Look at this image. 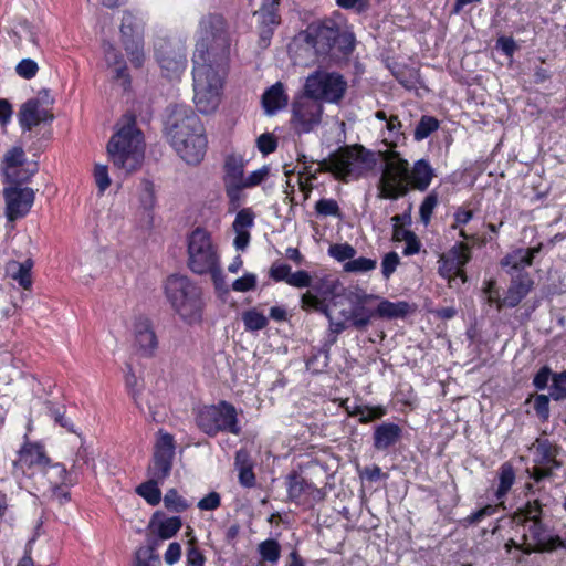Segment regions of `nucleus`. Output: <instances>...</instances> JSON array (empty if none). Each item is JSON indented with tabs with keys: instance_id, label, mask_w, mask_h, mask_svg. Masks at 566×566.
Instances as JSON below:
<instances>
[{
	"instance_id": "obj_44",
	"label": "nucleus",
	"mask_w": 566,
	"mask_h": 566,
	"mask_svg": "<svg viewBox=\"0 0 566 566\" xmlns=\"http://www.w3.org/2000/svg\"><path fill=\"white\" fill-rule=\"evenodd\" d=\"M226 193L229 198V210H238L244 201L243 190L248 188L243 182H224Z\"/></svg>"
},
{
	"instance_id": "obj_48",
	"label": "nucleus",
	"mask_w": 566,
	"mask_h": 566,
	"mask_svg": "<svg viewBox=\"0 0 566 566\" xmlns=\"http://www.w3.org/2000/svg\"><path fill=\"white\" fill-rule=\"evenodd\" d=\"M259 553L263 560L276 563L280 558L281 548L276 541L266 539L259 545Z\"/></svg>"
},
{
	"instance_id": "obj_12",
	"label": "nucleus",
	"mask_w": 566,
	"mask_h": 566,
	"mask_svg": "<svg viewBox=\"0 0 566 566\" xmlns=\"http://www.w3.org/2000/svg\"><path fill=\"white\" fill-rule=\"evenodd\" d=\"M155 57L167 77H178L186 69V46L181 40L158 38L154 44Z\"/></svg>"
},
{
	"instance_id": "obj_40",
	"label": "nucleus",
	"mask_w": 566,
	"mask_h": 566,
	"mask_svg": "<svg viewBox=\"0 0 566 566\" xmlns=\"http://www.w3.org/2000/svg\"><path fill=\"white\" fill-rule=\"evenodd\" d=\"M163 481L149 478L148 481L142 483L136 488V492L138 495L144 497L146 502L153 506L159 504L161 500V492L158 488V483H161Z\"/></svg>"
},
{
	"instance_id": "obj_5",
	"label": "nucleus",
	"mask_w": 566,
	"mask_h": 566,
	"mask_svg": "<svg viewBox=\"0 0 566 566\" xmlns=\"http://www.w3.org/2000/svg\"><path fill=\"white\" fill-rule=\"evenodd\" d=\"M166 297L174 311L188 324L197 323L202 315L201 289L185 275H170L165 283Z\"/></svg>"
},
{
	"instance_id": "obj_18",
	"label": "nucleus",
	"mask_w": 566,
	"mask_h": 566,
	"mask_svg": "<svg viewBox=\"0 0 566 566\" xmlns=\"http://www.w3.org/2000/svg\"><path fill=\"white\" fill-rule=\"evenodd\" d=\"M559 447L548 439H538L535 444V462L533 471L534 479L541 481L549 476L554 470L560 468L562 463L557 460Z\"/></svg>"
},
{
	"instance_id": "obj_32",
	"label": "nucleus",
	"mask_w": 566,
	"mask_h": 566,
	"mask_svg": "<svg viewBox=\"0 0 566 566\" xmlns=\"http://www.w3.org/2000/svg\"><path fill=\"white\" fill-rule=\"evenodd\" d=\"M283 103V83L276 82L262 95V106L266 115L276 114Z\"/></svg>"
},
{
	"instance_id": "obj_22",
	"label": "nucleus",
	"mask_w": 566,
	"mask_h": 566,
	"mask_svg": "<svg viewBox=\"0 0 566 566\" xmlns=\"http://www.w3.org/2000/svg\"><path fill=\"white\" fill-rule=\"evenodd\" d=\"M255 214L250 208H243L238 211L232 223L235 233L233 245L239 251H244L250 243V230L254 226Z\"/></svg>"
},
{
	"instance_id": "obj_8",
	"label": "nucleus",
	"mask_w": 566,
	"mask_h": 566,
	"mask_svg": "<svg viewBox=\"0 0 566 566\" xmlns=\"http://www.w3.org/2000/svg\"><path fill=\"white\" fill-rule=\"evenodd\" d=\"M202 128L200 118L187 105H175L166 120L167 138L180 157L192 158L191 153L186 151L185 142L190 134L199 133Z\"/></svg>"
},
{
	"instance_id": "obj_59",
	"label": "nucleus",
	"mask_w": 566,
	"mask_h": 566,
	"mask_svg": "<svg viewBox=\"0 0 566 566\" xmlns=\"http://www.w3.org/2000/svg\"><path fill=\"white\" fill-rule=\"evenodd\" d=\"M125 385H126L128 392L133 397L135 403L138 407H140L138 397L142 392V385L139 384V379L137 378V376L132 371L130 366H128V371L126 373V376H125Z\"/></svg>"
},
{
	"instance_id": "obj_3",
	"label": "nucleus",
	"mask_w": 566,
	"mask_h": 566,
	"mask_svg": "<svg viewBox=\"0 0 566 566\" xmlns=\"http://www.w3.org/2000/svg\"><path fill=\"white\" fill-rule=\"evenodd\" d=\"M108 158L124 175L137 170L144 159V145L140 130L130 118L115 133L107 144Z\"/></svg>"
},
{
	"instance_id": "obj_49",
	"label": "nucleus",
	"mask_w": 566,
	"mask_h": 566,
	"mask_svg": "<svg viewBox=\"0 0 566 566\" xmlns=\"http://www.w3.org/2000/svg\"><path fill=\"white\" fill-rule=\"evenodd\" d=\"M438 127H439V122L434 117L423 116L415 129V139L416 140L426 139L431 133L437 130Z\"/></svg>"
},
{
	"instance_id": "obj_57",
	"label": "nucleus",
	"mask_w": 566,
	"mask_h": 566,
	"mask_svg": "<svg viewBox=\"0 0 566 566\" xmlns=\"http://www.w3.org/2000/svg\"><path fill=\"white\" fill-rule=\"evenodd\" d=\"M400 264V258L399 255L391 251L384 255L381 261V274L382 276L388 280L394 272L397 270L398 265Z\"/></svg>"
},
{
	"instance_id": "obj_17",
	"label": "nucleus",
	"mask_w": 566,
	"mask_h": 566,
	"mask_svg": "<svg viewBox=\"0 0 566 566\" xmlns=\"http://www.w3.org/2000/svg\"><path fill=\"white\" fill-rule=\"evenodd\" d=\"M6 201V217L9 221H15L25 217L31 210L35 193L32 188L9 186L3 190Z\"/></svg>"
},
{
	"instance_id": "obj_47",
	"label": "nucleus",
	"mask_w": 566,
	"mask_h": 566,
	"mask_svg": "<svg viewBox=\"0 0 566 566\" xmlns=\"http://www.w3.org/2000/svg\"><path fill=\"white\" fill-rule=\"evenodd\" d=\"M164 505L167 510L181 513L189 507L187 501L175 489H170L164 496Z\"/></svg>"
},
{
	"instance_id": "obj_19",
	"label": "nucleus",
	"mask_w": 566,
	"mask_h": 566,
	"mask_svg": "<svg viewBox=\"0 0 566 566\" xmlns=\"http://www.w3.org/2000/svg\"><path fill=\"white\" fill-rule=\"evenodd\" d=\"M51 108L41 104L40 98H30L20 106L18 120L23 132L31 130L41 123L52 122Z\"/></svg>"
},
{
	"instance_id": "obj_31",
	"label": "nucleus",
	"mask_w": 566,
	"mask_h": 566,
	"mask_svg": "<svg viewBox=\"0 0 566 566\" xmlns=\"http://www.w3.org/2000/svg\"><path fill=\"white\" fill-rule=\"evenodd\" d=\"M302 304L304 308H313L317 312H322L329 319V328L332 333L339 334L346 328V319L336 322L332 318L327 306L318 300L315 295L306 293L302 296Z\"/></svg>"
},
{
	"instance_id": "obj_53",
	"label": "nucleus",
	"mask_w": 566,
	"mask_h": 566,
	"mask_svg": "<svg viewBox=\"0 0 566 566\" xmlns=\"http://www.w3.org/2000/svg\"><path fill=\"white\" fill-rule=\"evenodd\" d=\"M520 514L523 517L524 524L533 521H542V505L537 500L528 501L521 510Z\"/></svg>"
},
{
	"instance_id": "obj_60",
	"label": "nucleus",
	"mask_w": 566,
	"mask_h": 566,
	"mask_svg": "<svg viewBox=\"0 0 566 566\" xmlns=\"http://www.w3.org/2000/svg\"><path fill=\"white\" fill-rule=\"evenodd\" d=\"M473 218V213L471 210H465V209H458L454 214H453V219H454V222L452 224V228L453 229H459L460 230V237H462L463 239H468L469 235L467 234V232L462 229L463 226H465L467 223H469Z\"/></svg>"
},
{
	"instance_id": "obj_38",
	"label": "nucleus",
	"mask_w": 566,
	"mask_h": 566,
	"mask_svg": "<svg viewBox=\"0 0 566 566\" xmlns=\"http://www.w3.org/2000/svg\"><path fill=\"white\" fill-rule=\"evenodd\" d=\"M401 139H403L401 123L398 116L391 115L386 122V132L382 135V142L389 149H395Z\"/></svg>"
},
{
	"instance_id": "obj_10",
	"label": "nucleus",
	"mask_w": 566,
	"mask_h": 566,
	"mask_svg": "<svg viewBox=\"0 0 566 566\" xmlns=\"http://www.w3.org/2000/svg\"><path fill=\"white\" fill-rule=\"evenodd\" d=\"M523 542L516 543L510 539L505 544L507 552L512 547L520 548L524 554L549 553L557 548H566V541L560 536L551 533L548 527L542 521H533L523 525Z\"/></svg>"
},
{
	"instance_id": "obj_25",
	"label": "nucleus",
	"mask_w": 566,
	"mask_h": 566,
	"mask_svg": "<svg viewBox=\"0 0 566 566\" xmlns=\"http://www.w3.org/2000/svg\"><path fill=\"white\" fill-rule=\"evenodd\" d=\"M49 462L50 458L45 454L42 446L38 443H25L19 451V459L14 462V467H27L41 472Z\"/></svg>"
},
{
	"instance_id": "obj_6",
	"label": "nucleus",
	"mask_w": 566,
	"mask_h": 566,
	"mask_svg": "<svg viewBox=\"0 0 566 566\" xmlns=\"http://www.w3.org/2000/svg\"><path fill=\"white\" fill-rule=\"evenodd\" d=\"M326 165L343 180L358 179L374 170L377 165V154L361 145L346 146L332 154Z\"/></svg>"
},
{
	"instance_id": "obj_26",
	"label": "nucleus",
	"mask_w": 566,
	"mask_h": 566,
	"mask_svg": "<svg viewBox=\"0 0 566 566\" xmlns=\"http://www.w3.org/2000/svg\"><path fill=\"white\" fill-rule=\"evenodd\" d=\"M41 473L48 480L50 488L60 484L74 485L77 482L76 464H73L71 470L67 471L64 464L50 461Z\"/></svg>"
},
{
	"instance_id": "obj_9",
	"label": "nucleus",
	"mask_w": 566,
	"mask_h": 566,
	"mask_svg": "<svg viewBox=\"0 0 566 566\" xmlns=\"http://www.w3.org/2000/svg\"><path fill=\"white\" fill-rule=\"evenodd\" d=\"M195 420L198 428L210 437H214L219 432H230L232 434L241 432L238 424L237 409L227 401L198 408Z\"/></svg>"
},
{
	"instance_id": "obj_24",
	"label": "nucleus",
	"mask_w": 566,
	"mask_h": 566,
	"mask_svg": "<svg viewBox=\"0 0 566 566\" xmlns=\"http://www.w3.org/2000/svg\"><path fill=\"white\" fill-rule=\"evenodd\" d=\"M541 251V245L527 248V249H515L507 253L500 262L503 269H506L507 273L513 275V272H518L525 268L532 265L535 255Z\"/></svg>"
},
{
	"instance_id": "obj_50",
	"label": "nucleus",
	"mask_w": 566,
	"mask_h": 566,
	"mask_svg": "<svg viewBox=\"0 0 566 566\" xmlns=\"http://www.w3.org/2000/svg\"><path fill=\"white\" fill-rule=\"evenodd\" d=\"M549 395L554 400L566 399V371L553 375Z\"/></svg>"
},
{
	"instance_id": "obj_36",
	"label": "nucleus",
	"mask_w": 566,
	"mask_h": 566,
	"mask_svg": "<svg viewBox=\"0 0 566 566\" xmlns=\"http://www.w3.org/2000/svg\"><path fill=\"white\" fill-rule=\"evenodd\" d=\"M143 21L132 12H125L120 24L122 43L128 39L143 38Z\"/></svg>"
},
{
	"instance_id": "obj_33",
	"label": "nucleus",
	"mask_w": 566,
	"mask_h": 566,
	"mask_svg": "<svg viewBox=\"0 0 566 566\" xmlns=\"http://www.w3.org/2000/svg\"><path fill=\"white\" fill-rule=\"evenodd\" d=\"M38 171V165L28 164L27 166H18L14 169H10L8 171L2 172L4 177V181L10 186H19L25 184L31 180V178Z\"/></svg>"
},
{
	"instance_id": "obj_52",
	"label": "nucleus",
	"mask_w": 566,
	"mask_h": 566,
	"mask_svg": "<svg viewBox=\"0 0 566 566\" xmlns=\"http://www.w3.org/2000/svg\"><path fill=\"white\" fill-rule=\"evenodd\" d=\"M408 216L396 214L391 218L392 221V239L397 242L406 241L413 232L403 227V221L408 220Z\"/></svg>"
},
{
	"instance_id": "obj_29",
	"label": "nucleus",
	"mask_w": 566,
	"mask_h": 566,
	"mask_svg": "<svg viewBox=\"0 0 566 566\" xmlns=\"http://www.w3.org/2000/svg\"><path fill=\"white\" fill-rule=\"evenodd\" d=\"M432 178L433 169L424 159L416 161L412 169H409V184L420 191L430 186Z\"/></svg>"
},
{
	"instance_id": "obj_15",
	"label": "nucleus",
	"mask_w": 566,
	"mask_h": 566,
	"mask_svg": "<svg viewBox=\"0 0 566 566\" xmlns=\"http://www.w3.org/2000/svg\"><path fill=\"white\" fill-rule=\"evenodd\" d=\"M470 248L465 243H458L452 247L447 253L440 255L438 260V273L449 280V282L461 279V282L467 281V275L463 270L464 265L470 261Z\"/></svg>"
},
{
	"instance_id": "obj_28",
	"label": "nucleus",
	"mask_w": 566,
	"mask_h": 566,
	"mask_svg": "<svg viewBox=\"0 0 566 566\" xmlns=\"http://www.w3.org/2000/svg\"><path fill=\"white\" fill-rule=\"evenodd\" d=\"M376 301L378 305L376 307L375 317L377 316L385 319L403 318L411 311L410 304L405 301L391 302L380 296L379 300Z\"/></svg>"
},
{
	"instance_id": "obj_41",
	"label": "nucleus",
	"mask_w": 566,
	"mask_h": 566,
	"mask_svg": "<svg viewBox=\"0 0 566 566\" xmlns=\"http://www.w3.org/2000/svg\"><path fill=\"white\" fill-rule=\"evenodd\" d=\"M241 318L247 332L261 331L266 327L269 322L268 317L255 307L243 312Z\"/></svg>"
},
{
	"instance_id": "obj_35",
	"label": "nucleus",
	"mask_w": 566,
	"mask_h": 566,
	"mask_svg": "<svg viewBox=\"0 0 566 566\" xmlns=\"http://www.w3.org/2000/svg\"><path fill=\"white\" fill-rule=\"evenodd\" d=\"M235 468L239 471V482L245 488H251L255 484V475L252 467L249 463V454L245 450H239L235 453Z\"/></svg>"
},
{
	"instance_id": "obj_61",
	"label": "nucleus",
	"mask_w": 566,
	"mask_h": 566,
	"mask_svg": "<svg viewBox=\"0 0 566 566\" xmlns=\"http://www.w3.org/2000/svg\"><path fill=\"white\" fill-rule=\"evenodd\" d=\"M38 70L39 66L36 62L31 59H23L15 67L18 75L25 80L33 78L38 73Z\"/></svg>"
},
{
	"instance_id": "obj_34",
	"label": "nucleus",
	"mask_w": 566,
	"mask_h": 566,
	"mask_svg": "<svg viewBox=\"0 0 566 566\" xmlns=\"http://www.w3.org/2000/svg\"><path fill=\"white\" fill-rule=\"evenodd\" d=\"M245 161L240 155H229L224 161V182H243Z\"/></svg>"
},
{
	"instance_id": "obj_23",
	"label": "nucleus",
	"mask_w": 566,
	"mask_h": 566,
	"mask_svg": "<svg viewBox=\"0 0 566 566\" xmlns=\"http://www.w3.org/2000/svg\"><path fill=\"white\" fill-rule=\"evenodd\" d=\"M104 55L105 62L108 69L112 70V77L115 81L120 82V85L124 90L129 88L130 86V76L127 70L126 62L122 55V53L111 43H104Z\"/></svg>"
},
{
	"instance_id": "obj_2",
	"label": "nucleus",
	"mask_w": 566,
	"mask_h": 566,
	"mask_svg": "<svg viewBox=\"0 0 566 566\" xmlns=\"http://www.w3.org/2000/svg\"><path fill=\"white\" fill-rule=\"evenodd\" d=\"M317 55L340 59L349 55L355 46V36L345 19L337 14L318 23H312L300 34Z\"/></svg>"
},
{
	"instance_id": "obj_37",
	"label": "nucleus",
	"mask_w": 566,
	"mask_h": 566,
	"mask_svg": "<svg viewBox=\"0 0 566 566\" xmlns=\"http://www.w3.org/2000/svg\"><path fill=\"white\" fill-rule=\"evenodd\" d=\"M33 262L25 260L24 262H11L9 264V271H11V277L19 283L24 290H28L32 285L31 269Z\"/></svg>"
},
{
	"instance_id": "obj_20",
	"label": "nucleus",
	"mask_w": 566,
	"mask_h": 566,
	"mask_svg": "<svg viewBox=\"0 0 566 566\" xmlns=\"http://www.w3.org/2000/svg\"><path fill=\"white\" fill-rule=\"evenodd\" d=\"M134 346L143 357H153L158 348V338L151 322L139 317L134 324Z\"/></svg>"
},
{
	"instance_id": "obj_45",
	"label": "nucleus",
	"mask_w": 566,
	"mask_h": 566,
	"mask_svg": "<svg viewBox=\"0 0 566 566\" xmlns=\"http://www.w3.org/2000/svg\"><path fill=\"white\" fill-rule=\"evenodd\" d=\"M27 163L25 154L22 147H13L9 149L2 159V172L14 169L18 166H23Z\"/></svg>"
},
{
	"instance_id": "obj_46",
	"label": "nucleus",
	"mask_w": 566,
	"mask_h": 566,
	"mask_svg": "<svg viewBox=\"0 0 566 566\" xmlns=\"http://www.w3.org/2000/svg\"><path fill=\"white\" fill-rule=\"evenodd\" d=\"M182 526L181 518L179 516L167 517L161 521L158 525V535L163 539L174 537Z\"/></svg>"
},
{
	"instance_id": "obj_58",
	"label": "nucleus",
	"mask_w": 566,
	"mask_h": 566,
	"mask_svg": "<svg viewBox=\"0 0 566 566\" xmlns=\"http://www.w3.org/2000/svg\"><path fill=\"white\" fill-rule=\"evenodd\" d=\"M438 205V197L436 193L428 195L420 206V219L427 226L430 222L432 212Z\"/></svg>"
},
{
	"instance_id": "obj_63",
	"label": "nucleus",
	"mask_w": 566,
	"mask_h": 566,
	"mask_svg": "<svg viewBox=\"0 0 566 566\" xmlns=\"http://www.w3.org/2000/svg\"><path fill=\"white\" fill-rule=\"evenodd\" d=\"M256 286V276L254 274L248 273L242 277L237 279L232 283V290L235 292H248L254 290Z\"/></svg>"
},
{
	"instance_id": "obj_56",
	"label": "nucleus",
	"mask_w": 566,
	"mask_h": 566,
	"mask_svg": "<svg viewBox=\"0 0 566 566\" xmlns=\"http://www.w3.org/2000/svg\"><path fill=\"white\" fill-rule=\"evenodd\" d=\"M328 253L331 256H333L335 260L343 262V261H350L354 255L356 254L355 249L345 243V244H333L328 249Z\"/></svg>"
},
{
	"instance_id": "obj_30",
	"label": "nucleus",
	"mask_w": 566,
	"mask_h": 566,
	"mask_svg": "<svg viewBox=\"0 0 566 566\" xmlns=\"http://www.w3.org/2000/svg\"><path fill=\"white\" fill-rule=\"evenodd\" d=\"M186 151L191 153L190 157H180L184 159L187 164L190 165H197L199 164L205 154L207 148V138L205 136V128L202 130H199V133H192L190 134V137L185 142Z\"/></svg>"
},
{
	"instance_id": "obj_54",
	"label": "nucleus",
	"mask_w": 566,
	"mask_h": 566,
	"mask_svg": "<svg viewBox=\"0 0 566 566\" xmlns=\"http://www.w3.org/2000/svg\"><path fill=\"white\" fill-rule=\"evenodd\" d=\"M315 210L322 217H340V209L334 199H319L315 205Z\"/></svg>"
},
{
	"instance_id": "obj_11",
	"label": "nucleus",
	"mask_w": 566,
	"mask_h": 566,
	"mask_svg": "<svg viewBox=\"0 0 566 566\" xmlns=\"http://www.w3.org/2000/svg\"><path fill=\"white\" fill-rule=\"evenodd\" d=\"M347 82L336 72L316 71L305 82V93L318 102L338 103L345 95Z\"/></svg>"
},
{
	"instance_id": "obj_64",
	"label": "nucleus",
	"mask_w": 566,
	"mask_h": 566,
	"mask_svg": "<svg viewBox=\"0 0 566 566\" xmlns=\"http://www.w3.org/2000/svg\"><path fill=\"white\" fill-rule=\"evenodd\" d=\"M221 504V497L218 492H210L205 497H202L197 506L201 511H214L217 510Z\"/></svg>"
},
{
	"instance_id": "obj_13",
	"label": "nucleus",
	"mask_w": 566,
	"mask_h": 566,
	"mask_svg": "<svg viewBox=\"0 0 566 566\" xmlns=\"http://www.w3.org/2000/svg\"><path fill=\"white\" fill-rule=\"evenodd\" d=\"M346 297L350 304V311L348 313L344 312V317L346 321H349L355 328L359 331L366 329L376 314V308L373 310L370 305L376 302V300H379V296L367 293L360 287H354L348 291Z\"/></svg>"
},
{
	"instance_id": "obj_51",
	"label": "nucleus",
	"mask_w": 566,
	"mask_h": 566,
	"mask_svg": "<svg viewBox=\"0 0 566 566\" xmlns=\"http://www.w3.org/2000/svg\"><path fill=\"white\" fill-rule=\"evenodd\" d=\"M377 261L369 258H357L347 261L344 265L345 271L347 272H368L376 268Z\"/></svg>"
},
{
	"instance_id": "obj_39",
	"label": "nucleus",
	"mask_w": 566,
	"mask_h": 566,
	"mask_svg": "<svg viewBox=\"0 0 566 566\" xmlns=\"http://www.w3.org/2000/svg\"><path fill=\"white\" fill-rule=\"evenodd\" d=\"M515 481V472L511 464L504 463L499 471V486L495 492L497 501L502 502Z\"/></svg>"
},
{
	"instance_id": "obj_14",
	"label": "nucleus",
	"mask_w": 566,
	"mask_h": 566,
	"mask_svg": "<svg viewBox=\"0 0 566 566\" xmlns=\"http://www.w3.org/2000/svg\"><path fill=\"white\" fill-rule=\"evenodd\" d=\"M322 103L306 93L293 105L291 124L298 133H307L321 120Z\"/></svg>"
},
{
	"instance_id": "obj_42",
	"label": "nucleus",
	"mask_w": 566,
	"mask_h": 566,
	"mask_svg": "<svg viewBox=\"0 0 566 566\" xmlns=\"http://www.w3.org/2000/svg\"><path fill=\"white\" fill-rule=\"evenodd\" d=\"M135 67H142L145 62L143 38L128 39L122 43Z\"/></svg>"
},
{
	"instance_id": "obj_7",
	"label": "nucleus",
	"mask_w": 566,
	"mask_h": 566,
	"mask_svg": "<svg viewBox=\"0 0 566 566\" xmlns=\"http://www.w3.org/2000/svg\"><path fill=\"white\" fill-rule=\"evenodd\" d=\"M385 160V167L379 181V197L397 199L408 191L409 163L395 149L379 151Z\"/></svg>"
},
{
	"instance_id": "obj_55",
	"label": "nucleus",
	"mask_w": 566,
	"mask_h": 566,
	"mask_svg": "<svg viewBox=\"0 0 566 566\" xmlns=\"http://www.w3.org/2000/svg\"><path fill=\"white\" fill-rule=\"evenodd\" d=\"M285 283L295 287H306L311 284V275L306 271L291 272L285 265Z\"/></svg>"
},
{
	"instance_id": "obj_27",
	"label": "nucleus",
	"mask_w": 566,
	"mask_h": 566,
	"mask_svg": "<svg viewBox=\"0 0 566 566\" xmlns=\"http://www.w3.org/2000/svg\"><path fill=\"white\" fill-rule=\"evenodd\" d=\"M401 428L392 422H384L374 430V447L385 451L395 446L401 437Z\"/></svg>"
},
{
	"instance_id": "obj_1",
	"label": "nucleus",
	"mask_w": 566,
	"mask_h": 566,
	"mask_svg": "<svg viewBox=\"0 0 566 566\" xmlns=\"http://www.w3.org/2000/svg\"><path fill=\"white\" fill-rule=\"evenodd\" d=\"M230 45L224 18L214 13L202 17L192 55L193 102L202 114L214 112L220 104Z\"/></svg>"
},
{
	"instance_id": "obj_21",
	"label": "nucleus",
	"mask_w": 566,
	"mask_h": 566,
	"mask_svg": "<svg viewBox=\"0 0 566 566\" xmlns=\"http://www.w3.org/2000/svg\"><path fill=\"white\" fill-rule=\"evenodd\" d=\"M534 281L528 273H518L512 276L511 283L499 304V310L503 307H515L533 289Z\"/></svg>"
},
{
	"instance_id": "obj_16",
	"label": "nucleus",
	"mask_w": 566,
	"mask_h": 566,
	"mask_svg": "<svg viewBox=\"0 0 566 566\" xmlns=\"http://www.w3.org/2000/svg\"><path fill=\"white\" fill-rule=\"evenodd\" d=\"M174 455V437L170 433L160 431L155 444L153 463L148 468V475L164 481L170 474Z\"/></svg>"
},
{
	"instance_id": "obj_4",
	"label": "nucleus",
	"mask_w": 566,
	"mask_h": 566,
	"mask_svg": "<svg viewBox=\"0 0 566 566\" xmlns=\"http://www.w3.org/2000/svg\"><path fill=\"white\" fill-rule=\"evenodd\" d=\"M188 266L199 275L210 274L217 289H221L224 280L220 259L211 235L202 228H196L188 237Z\"/></svg>"
},
{
	"instance_id": "obj_43",
	"label": "nucleus",
	"mask_w": 566,
	"mask_h": 566,
	"mask_svg": "<svg viewBox=\"0 0 566 566\" xmlns=\"http://www.w3.org/2000/svg\"><path fill=\"white\" fill-rule=\"evenodd\" d=\"M280 0H263L262 7L258 12L261 21L265 25H279L281 17L279 14Z\"/></svg>"
},
{
	"instance_id": "obj_62",
	"label": "nucleus",
	"mask_w": 566,
	"mask_h": 566,
	"mask_svg": "<svg viewBox=\"0 0 566 566\" xmlns=\"http://www.w3.org/2000/svg\"><path fill=\"white\" fill-rule=\"evenodd\" d=\"M256 147L263 155H269L277 147L276 138L271 133L261 134L256 139Z\"/></svg>"
}]
</instances>
